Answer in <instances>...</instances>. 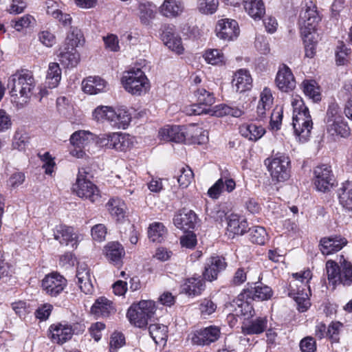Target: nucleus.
<instances>
[{
    "label": "nucleus",
    "mask_w": 352,
    "mask_h": 352,
    "mask_svg": "<svg viewBox=\"0 0 352 352\" xmlns=\"http://www.w3.org/2000/svg\"><path fill=\"white\" fill-rule=\"evenodd\" d=\"M294 108L292 125L300 141H306L310 135L313 122L308 108L302 100L292 102Z\"/></svg>",
    "instance_id": "1"
},
{
    "label": "nucleus",
    "mask_w": 352,
    "mask_h": 352,
    "mask_svg": "<svg viewBox=\"0 0 352 352\" xmlns=\"http://www.w3.org/2000/svg\"><path fill=\"white\" fill-rule=\"evenodd\" d=\"M35 86L32 73L28 70L16 72L10 76L7 84L12 96H17L19 94L26 100L30 98L33 94Z\"/></svg>",
    "instance_id": "2"
},
{
    "label": "nucleus",
    "mask_w": 352,
    "mask_h": 352,
    "mask_svg": "<svg viewBox=\"0 0 352 352\" xmlns=\"http://www.w3.org/2000/svg\"><path fill=\"white\" fill-rule=\"evenodd\" d=\"M93 116L97 121L107 120L111 126L124 129L129 126L131 120V114L126 109L119 108L115 110L107 106L97 107Z\"/></svg>",
    "instance_id": "3"
},
{
    "label": "nucleus",
    "mask_w": 352,
    "mask_h": 352,
    "mask_svg": "<svg viewBox=\"0 0 352 352\" xmlns=\"http://www.w3.org/2000/svg\"><path fill=\"white\" fill-rule=\"evenodd\" d=\"M155 304L152 300H141L133 304L128 309L126 316L130 322L138 328L145 327L155 312Z\"/></svg>",
    "instance_id": "4"
},
{
    "label": "nucleus",
    "mask_w": 352,
    "mask_h": 352,
    "mask_svg": "<svg viewBox=\"0 0 352 352\" xmlns=\"http://www.w3.org/2000/svg\"><path fill=\"white\" fill-rule=\"evenodd\" d=\"M122 83L126 91L133 95H141L149 88L148 78L139 68H133L124 72Z\"/></svg>",
    "instance_id": "5"
},
{
    "label": "nucleus",
    "mask_w": 352,
    "mask_h": 352,
    "mask_svg": "<svg viewBox=\"0 0 352 352\" xmlns=\"http://www.w3.org/2000/svg\"><path fill=\"white\" fill-rule=\"evenodd\" d=\"M265 164L270 173L272 180L280 182L289 179L290 160L285 154L277 153L271 158H267Z\"/></svg>",
    "instance_id": "6"
},
{
    "label": "nucleus",
    "mask_w": 352,
    "mask_h": 352,
    "mask_svg": "<svg viewBox=\"0 0 352 352\" xmlns=\"http://www.w3.org/2000/svg\"><path fill=\"white\" fill-rule=\"evenodd\" d=\"M96 142L101 147L118 151H126L133 144L132 138L129 135L120 133L101 134L98 137Z\"/></svg>",
    "instance_id": "7"
},
{
    "label": "nucleus",
    "mask_w": 352,
    "mask_h": 352,
    "mask_svg": "<svg viewBox=\"0 0 352 352\" xmlns=\"http://www.w3.org/2000/svg\"><path fill=\"white\" fill-rule=\"evenodd\" d=\"M86 173L83 168L79 170L76 183L74 190L79 197L96 202L100 199L99 190L96 186L89 180L83 178L82 174Z\"/></svg>",
    "instance_id": "8"
},
{
    "label": "nucleus",
    "mask_w": 352,
    "mask_h": 352,
    "mask_svg": "<svg viewBox=\"0 0 352 352\" xmlns=\"http://www.w3.org/2000/svg\"><path fill=\"white\" fill-rule=\"evenodd\" d=\"M197 103L192 104L187 111L190 115L207 114L210 112V107L215 102V98L212 93L204 88H198L195 91Z\"/></svg>",
    "instance_id": "9"
},
{
    "label": "nucleus",
    "mask_w": 352,
    "mask_h": 352,
    "mask_svg": "<svg viewBox=\"0 0 352 352\" xmlns=\"http://www.w3.org/2000/svg\"><path fill=\"white\" fill-rule=\"evenodd\" d=\"M320 16L317 8L313 2L310 1L303 7L300 13L299 23L302 32H314L316 27L320 21Z\"/></svg>",
    "instance_id": "10"
},
{
    "label": "nucleus",
    "mask_w": 352,
    "mask_h": 352,
    "mask_svg": "<svg viewBox=\"0 0 352 352\" xmlns=\"http://www.w3.org/2000/svg\"><path fill=\"white\" fill-rule=\"evenodd\" d=\"M67 286V280L60 274L52 272L42 280L41 287L45 294L51 297L60 295Z\"/></svg>",
    "instance_id": "11"
},
{
    "label": "nucleus",
    "mask_w": 352,
    "mask_h": 352,
    "mask_svg": "<svg viewBox=\"0 0 352 352\" xmlns=\"http://www.w3.org/2000/svg\"><path fill=\"white\" fill-rule=\"evenodd\" d=\"M314 175V182L318 191L326 192L333 186L334 176L329 166L322 164L316 166Z\"/></svg>",
    "instance_id": "12"
},
{
    "label": "nucleus",
    "mask_w": 352,
    "mask_h": 352,
    "mask_svg": "<svg viewBox=\"0 0 352 352\" xmlns=\"http://www.w3.org/2000/svg\"><path fill=\"white\" fill-rule=\"evenodd\" d=\"M328 279L333 285L352 283V265H326Z\"/></svg>",
    "instance_id": "13"
},
{
    "label": "nucleus",
    "mask_w": 352,
    "mask_h": 352,
    "mask_svg": "<svg viewBox=\"0 0 352 352\" xmlns=\"http://www.w3.org/2000/svg\"><path fill=\"white\" fill-rule=\"evenodd\" d=\"M216 32L219 38L229 41L238 37L240 30L236 21L230 19H223L218 21Z\"/></svg>",
    "instance_id": "14"
},
{
    "label": "nucleus",
    "mask_w": 352,
    "mask_h": 352,
    "mask_svg": "<svg viewBox=\"0 0 352 352\" xmlns=\"http://www.w3.org/2000/svg\"><path fill=\"white\" fill-rule=\"evenodd\" d=\"M53 236L61 245H71L72 248H76L78 246V236L72 227L65 225L56 226L53 230Z\"/></svg>",
    "instance_id": "15"
},
{
    "label": "nucleus",
    "mask_w": 352,
    "mask_h": 352,
    "mask_svg": "<svg viewBox=\"0 0 352 352\" xmlns=\"http://www.w3.org/2000/svg\"><path fill=\"white\" fill-rule=\"evenodd\" d=\"M90 312L96 318H109L116 314V308L112 300L100 296L96 299Z\"/></svg>",
    "instance_id": "16"
},
{
    "label": "nucleus",
    "mask_w": 352,
    "mask_h": 352,
    "mask_svg": "<svg viewBox=\"0 0 352 352\" xmlns=\"http://www.w3.org/2000/svg\"><path fill=\"white\" fill-rule=\"evenodd\" d=\"M220 329L210 326L197 331L192 337V342L197 345H208L217 341L220 336Z\"/></svg>",
    "instance_id": "17"
},
{
    "label": "nucleus",
    "mask_w": 352,
    "mask_h": 352,
    "mask_svg": "<svg viewBox=\"0 0 352 352\" xmlns=\"http://www.w3.org/2000/svg\"><path fill=\"white\" fill-rule=\"evenodd\" d=\"M189 131L184 126H166L159 131L161 140L182 143L186 140Z\"/></svg>",
    "instance_id": "18"
},
{
    "label": "nucleus",
    "mask_w": 352,
    "mask_h": 352,
    "mask_svg": "<svg viewBox=\"0 0 352 352\" xmlns=\"http://www.w3.org/2000/svg\"><path fill=\"white\" fill-rule=\"evenodd\" d=\"M76 277L78 279L77 284L82 292L85 294H91L94 292V276H92L88 265H78Z\"/></svg>",
    "instance_id": "19"
},
{
    "label": "nucleus",
    "mask_w": 352,
    "mask_h": 352,
    "mask_svg": "<svg viewBox=\"0 0 352 352\" xmlns=\"http://www.w3.org/2000/svg\"><path fill=\"white\" fill-rule=\"evenodd\" d=\"M205 281L201 276H192L184 280L181 285L180 292L187 296L194 298L200 296L205 290Z\"/></svg>",
    "instance_id": "20"
},
{
    "label": "nucleus",
    "mask_w": 352,
    "mask_h": 352,
    "mask_svg": "<svg viewBox=\"0 0 352 352\" xmlns=\"http://www.w3.org/2000/svg\"><path fill=\"white\" fill-rule=\"evenodd\" d=\"M272 296V289L267 286L263 285L262 283L255 286L254 287L246 288L239 294V298L244 300H266L270 299Z\"/></svg>",
    "instance_id": "21"
},
{
    "label": "nucleus",
    "mask_w": 352,
    "mask_h": 352,
    "mask_svg": "<svg viewBox=\"0 0 352 352\" xmlns=\"http://www.w3.org/2000/svg\"><path fill=\"white\" fill-rule=\"evenodd\" d=\"M347 244V240L340 235L322 238L320 241V250L323 255H329L340 251Z\"/></svg>",
    "instance_id": "22"
},
{
    "label": "nucleus",
    "mask_w": 352,
    "mask_h": 352,
    "mask_svg": "<svg viewBox=\"0 0 352 352\" xmlns=\"http://www.w3.org/2000/svg\"><path fill=\"white\" fill-rule=\"evenodd\" d=\"M197 220V214L192 210L184 208L175 216L173 222L177 228L188 232L195 228Z\"/></svg>",
    "instance_id": "23"
},
{
    "label": "nucleus",
    "mask_w": 352,
    "mask_h": 352,
    "mask_svg": "<svg viewBox=\"0 0 352 352\" xmlns=\"http://www.w3.org/2000/svg\"><path fill=\"white\" fill-rule=\"evenodd\" d=\"M278 88L283 91L288 92L294 89L296 81L291 69L286 65L280 68L276 78Z\"/></svg>",
    "instance_id": "24"
},
{
    "label": "nucleus",
    "mask_w": 352,
    "mask_h": 352,
    "mask_svg": "<svg viewBox=\"0 0 352 352\" xmlns=\"http://www.w3.org/2000/svg\"><path fill=\"white\" fill-rule=\"evenodd\" d=\"M49 331L52 341L60 344L70 340L73 335V330L72 327L67 324H52Z\"/></svg>",
    "instance_id": "25"
},
{
    "label": "nucleus",
    "mask_w": 352,
    "mask_h": 352,
    "mask_svg": "<svg viewBox=\"0 0 352 352\" xmlns=\"http://www.w3.org/2000/svg\"><path fill=\"white\" fill-rule=\"evenodd\" d=\"M227 234L229 237L233 238L234 235L243 234L248 228V223L244 219L234 214H231L227 219Z\"/></svg>",
    "instance_id": "26"
},
{
    "label": "nucleus",
    "mask_w": 352,
    "mask_h": 352,
    "mask_svg": "<svg viewBox=\"0 0 352 352\" xmlns=\"http://www.w3.org/2000/svg\"><path fill=\"white\" fill-rule=\"evenodd\" d=\"M232 84L237 92L243 93L251 89L252 79L247 70L239 69L234 74Z\"/></svg>",
    "instance_id": "27"
},
{
    "label": "nucleus",
    "mask_w": 352,
    "mask_h": 352,
    "mask_svg": "<svg viewBox=\"0 0 352 352\" xmlns=\"http://www.w3.org/2000/svg\"><path fill=\"white\" fill-rule=\"evenodd\" d=\"M59 61L67 67H76L80 61V54L76 49L67 46L59 48Z\"/></svg>",
    "instance_id": "28"
},
{
    "label": "nucleus",
    "mask_w": 352,
    "mask_h": 352,
    "mask_svg": "<svg viewBox=\"0 0 352 352\" xmlns=\"http://www.w3.org/2000/svg\"><path fill=\"white\" fill-rule=\"evenodd\" d=\"M83 91L89 94H97L104 91L107 82L98 76H89L82 81Z\"/></svg>",
    "instance_id": "29"
},
{
    "label": "nucleus",
    "mask_w": 352,
    "mask_h": 352,
    "mask_svg": "<svg viewBox=\"0 0 352 352\" xmlns=\"http://www.w3.org/2000/svg\"><path fill=\"white\" fill-rule=\"evenodd\" d=\"M244 8L254 19H261L265 13V8L262 0H243Z\"/></svg>",
    "instance_id": "30"
},
{
    "label": "nucleus",
    "mask_w": 352,
    "mask_h": 352,
    "mask_svg": "<svg viewBox=\"0 0 352 352\" xmlns=\"http://www.w3.org/2000/svg\"><path fill=\"white\" fill-rule=\"evenodd\" d=\"M184 8V4L180 0H164L160 11L166 17H173L179 15Z\"/></svg>",
    "instance_id": "31"
},
{
    "label": "nucleus",
    "mask_w": 352,
    "mask_h": 352,
    "mask_svg": "<svg viewBox=\"0 0 352 352\" xmlns=\"http://www.w3.org/2000/svg\"><path fill=\"white\" fill-rule=\"evenodd\" d=\"M340 204L346 209L352 210V182L346 181L338 190Z\"/></svg>",
    "instance_id": "32"
},
{
    "label": "nucleus",
    "mask_w": 352,
    "mask_h": 352,
    "mask_svg": "<svg viewBox=\"0 0 352 352\" xmlns=\"http://www.w3.org/2000/svg\"><path fill=\"white\" fill-rule=\"evenodd\" d=\"M239 131L241 135L252 141L258 140L265 133L263 127L253 123L242 125L239 128Z\"/></svg>",
    "instance_id": "33"
},
{
    "label": "nucleus",
    "mask_w": 352,
    "mask_h": 352,
    "mask_svg": "<svg viewBox=\"0 0 352 352\" xmlns=\"http://www.w3.org/2000/svg\"><path fill=\"white\" fill-rule=\"evenodd\" d=\"M107 258L113 262H118L125 255V251L122 244L117 241L108 243L104 247Z\"/></svg>",
    "instance_id": "34"
},
{
    "label": "nucleus",
    "mask_w": 352,
    "mask_h": 352,
    "mask_svg": "<svg viewBox=\"0 0 352 352\" xmlns=\"http://www.w3.org/2000/svg\"><path fill=\"white\" fill-rule=\"evenodd\" d=\"M148 332L157 344L166 342L168 338L167 326L159 323L151 324L148 327Z\"/></svg>",
    "instance_id": "35"
},
{
    "label": "nucleus",
    "mask_w": 352,
    "mask_h": 352,
    "mask_svg": "<svg viewBox=\"0 0 352 352\" xmlns=\"http://www.w3.org/2000/svg\"><path fill=\"white\" fill-rule=\"evenodd\" d=\"M155 6L151 2L144 1L139 3V17L142 23L148 25L150 21L155 17Z\"/></svg>",
    "instance_id": "36"
},
{
    "label": "nucleus",
    "mask_w": 352,
    "mask_h": 352,
    "mask_svg": "<svg viewBox=\"0 0 352 352\" xmlns=\"http://www.w3.org/2000/svg\"><path fill=\"white\" fill-rule=\"evenodd\" d=\"M61 79V69L56 63L49 64L45 84L50 89L56 87Z\"/></svg>",
    "instance_id": "37"
},
{
    "label": "nucleus",
    "mask_w": 352,
    "mask_h": 352,
    "mask_svg": "<svg viewBox=\"0 0 352 352\" xmlns=\"http://www.w3.org/2000/svg\"><path fill=\"white\" fill-rule=\"evenodd\" d=\"M162 39L164 44L172 51L179 54L183 52L184 47L182 44V39L177 35L170 32H164Z\"/></svg>",
    "instance_id": "38"
},
{
    "label": "nucleus",
    "mask_w": 352,
    "mask_h": 352,
    "mask_svg": "<svg viewBox=\"0 0 352 352\" xmlns=\"http://www.w3.org/2000/svg\"><path fill=\"white\" fill-rule=\"evenodd\" d=\"M107 206L110 214L118 221L124 217L126 206L119 198L111 199L107 204Z\"/></svg>",
    "instance_id": "39"
},
{
    "label": "nucleus",
    "mask_w": 352,
    "mask_h": 352,
    "mask_svg": "<svg viewBox=\"0 0 352 352\" xmlns=\"http://www.w3.org/2000/svg\"><path fill=\"white\" fill-rule=\"evenodd\" d=\"M166 234V230L162 223H153L148 228V239L153 243H162L165 239Z\"/></svg>",
    "instance_id": "40"
},
{
    "label": "nucleus",
    "mask_w": 352,
    "mask_h": 352,
    "mask_svg": "<svg viewBox=\"0 0 352 352\" xmlns=\"http://www.w3.org/2000/svg\"><path fill=\"white\" fill-rule=\"evenodd\" d=\"M302 34L304 35L305 56L313 58L316 54L318 35L315 32H307L305 31L302 32Z\"/></svg>",
    "instance_id": "41"
},
{
    "label": "nucleus",
    "mask_w": 352,
    "mask_h": 352,
    "mask_svg": "<svg viewBox=\"0 0 352 352\" xmlns=\"http://www.w3.org/2000/svg\"><path fill=\"white\" fill-rule=\"evenodd\" d=\"M327 126V131L332 135L346 137L350 134V129L342 118H337V120H334L333 122L329 123Z\"/></svg>",
    "instance_id": "42"
},
{
    "label": "nucleus",
    "mask_w": 352,
    "mask_h": 352,
    "mask_svg": "<svg viewBox=\"0 0 352 352\" xmlns=\"http://www.w3.org/2000/svg\"><path fill=\"white\" fill-rule=\"evenodd\" d=\"M249 239L254 244L263 245L268 240V234L262 226H254L248 230Z\"/></svg>",
    "instance_id": "43"
},
{
    "label": "nucleus",
    "mask_w": 352,
    "mask_h": 352,
    "mask_svg": "<svg viewBox=\"0 0 352 352\" xmlns=\"http://www.w3.org/2000/svg\"><path fill=\"white\" fill-rule=\"evenodd\" d=\"M267 320L266 317H259L252 320L249 324L243 329L246 334H259L263 333L267 328Z\"/></svg>",
    "instance_id": "44"
},
{
    "label": "nucleus",
    "mask_w": 352,
    "mask_h": 352,
    "mask_svg": "<svg viewBox=\"0 0 352 352\" xmlns=\"http://www.w3.org/2000/svg\"><path fill=\"white\" fill-rule=\"evenodd\" d=\"M302 86L305 94L312 99L313 101L318 102L320 100V88L315 80H305Z\"/></svg>",
    "instance_id": "45"
},
{
    "label": "nucleus",
    "mask_w": 352,
    "mask_h": 352,
    "mask_svg": "<svg viewBox=\"0 0 352 352\" xmlns=\"http://www.w3.org/2000/svg\"><path fill=\"white\" fill-rule=\"evenodd\" d=\"M91 135V133L86 131H76L71 135L70 142L72 146L85 148Z\"/></svg>",
    "instance_id": "46"
},
{
    "label": "nucleus",
    "mask_w": 352,
    "mask_h": 352,
    "mask_svg": "<svg viewBox=\"0 0 352 352\" xmlns=\"http://www.w3.org/2000/svg\"><path fill=\"white\" fill-rule=\"evenodd\" d=\"M217 109L214 114L217 116L222 117L224 116H232L235 118L241 116L243 113V110L238 107H230L227 104H220L215 107Z\"/></svg>",
    "instance_id": "47"
},
{
    "label": "nucleus",
    "mask_w": 352,
    "mask_h": 352,
    "mask_svg": "<svg viewBox=\"0 0 352 352\" xmlns=\"http://www.w3.org/2000/svg\"><path fill=\"white\" fill-rule=\"evenodd\" d=\"M219 6V0H198L197 9L204 14L214 13Z\"/></svg>",
    "instance_id": "48"
},
{
    "label": "nucleus",
    "mask_w": 352,
    "mask_h": 352,
    "mask_svg": "<svg viewBox=\"0 0 352 352\" xmlns=\"http://www.w3.org/2000/svg\"><path fill=\"white\" fill-rule=\"evenodd\" d=\"M206 214L208 218L219 223H223L228 219L226 210L220 206H215L212 208H207Z\"/></svg>",
    "instance_id": "49"
},
{
    "label": "nucleus",
    "mask_w": 352,
    "mask_h": 352,
    "mask_svg": "<svg viewBox=\"0 0 352 352\" xmlns=\"http://www.w3.org/2000/svg\"><path fill=\"white\" fill-rule=\"evenodd\" d=\"M204 57L206 61L211 65H218L223 63L225 61L223 54L221 50L217 49H211L207 50L205 52Z\"/></svg>",
    "instance_id": "50"
},
{
    "label": "nucleus",
    "mask_w": 352,
    "mask_h": 352,
    "mask_svg": "<svg viewBox=\"0 0 352 352\" xmlns=\"http://www.w3.org/2000/svg\"><path fill=\"white\" fill-rule=\"evenodd\" d=\"M82 38L81 31L78 28H73L68 33L65 39V43L63 46H67L69 48H75L80 44Z\"/></svg>",
    "instance_id": "51"
},
{
    "label": "nucleus",
    "mask_w": 352,
    "mask_h": 352,
    "mask_svg": "<svg viewBox=\"0 0 352 352\" xmlns=\"http://www.w3.org/2000/svg\"><path fill=\"white\" fill-rule=\"evenodd\" d=\"M193 173L190 167H183L180 170V175L177 177V182L180 186L186 188L193 179Z\"/></svg>",
    "instance_id": "52"
},
{
    "label": "nucleus",
    "mask_w": 352,
    "mask_h": 352,
    "mask_svg": "<svg viewBox=\"0 0 352 352\" xmlns=\"http://www.w3.org/2000/svg\"><path fill=\"white\" fill-rule=\"evenodd\" d=\"M35 21L34 18L30 15L26 14L21 17L17 18L15 20H12L13 27L17 31H21L23 28L30 27Z\"/></svg>",
    "instance_id": "53"
},
{
    "label": "nucleus",
    "mask_w": 352,
    "mask_h": 352,
    "mask_svg": "<svg viewBox=\"0 0 352 352\" xmlns=\"http://www.w3.org/2000/svg\"><path fill=\"white\" fill-rule=\"evenodd\" d=\"M217 309V304L211 299L204 298L199 305V310L204 317L211 315Z\"/></svg>",
    "instance_id": "54"
},
{
    "label": "nucleus",
    "mask_w": 352,
    "mask_h": 352,
    "mask_svg": "<svg viewBox=\"0 0 352 352\" xmlns=\"http://www.w3.org/2000/svg\"><path fill=\"white\" fill-rule=\"evenodd\" d=\"M283 108L276 107L271 113L270 125L273 129L278 130L283 119Z\"/></svg>",
    "instance_id": "55"
},
{
    "label": "nucleus",
    "mask_w": 352,
    "mask_h": 352,
    "mask_svg": "<svg viewBox=\"0 0 352 352\" xmlns=\"http://www.w3.org/2000/svg\"><path fill=\"white\" fill-rule=\"evenodd\" d=\"M351 50L348 49L343 42H340L337 47L336 52V63L338 65H343L346 62V57L349 54Z\"/></svg>",
    "instance_id": "56"
},
{
    "label": "nucleus",
    "mask_w": 352,
    "mask_h": 352,
    "mask_svg": "<svg viewBox=\"0 0 352 352\" xmlns=\"http://www.w3.org/2000/svg\"><path fill=\"white\" fill-rule=\"evenodd\" d=\"M39 41L47 47H52L56 43V36L49 30H43L38 34Z\"/></svg>",
    "instance_id": "57"
},
{
    "label": "nucleus",
    "mask_w": 352,
    "mask_h": 352,
    "mask_svg": "<svg viewBox=\"0 0 352 352\" xmlns=\"http://www.w3.org/2000/svg\"><path fill=\"white\" fill-rule=\"evenodd\" d=\"M340 108L338 104L336 103H331L329 104L327 115L325 118V120L327 122V126L331 123L333 122L334 120H337V118H342L340 114Z\"/></svg>",
    "instance_id": "58"
},
{
    "label": "nucleus",
    "mask_w": 352,
    "mask_h": 352,
    "mask_svg": "<svg viewBox=\"0 0 352 352\" xmlns=\"http://www.w3.org/2000/svg\"><path fill=\"white\" fill-rule=\"evenodd\" d=\"M52 309L53 306L51 304L45 303L41 307H38L34 314L36 318L41 320H45L50 316Z\"/></svg>",
    "instance_id": "59"
},
{
    "label": "nucleus",
    "mask_w": 352,
    "mask_h": 352,
    "mask_svg": "<svg viewBox=\"0 0 352 352\" xmlns=\"http://www.w3.org/2000/svg\"><path fill=\"white\" fill-rule=\"evenodd\" d=\"M124 344V337L122 333H115L111 337L109 352H117V349Z\"/></svg>",
    "instance_id": "60"
},
{
    "label": "nucleus",
    "mask_w": 352,
    "mask_h": 352,
    "mask_svg": "<svg viewBox=\"0 0 352 352\" xmlns=\"http://www.w3.org/2000/svg\"><path fill=\"white\" fill-rule=\"evenodd\" d=\"M341 327H342V324L340 322H331L328 327L327 336L333 342H338L339 340V333Z\"/></svg>",
    "instance_id": "61"
},
{
    "label": "nucleus",
    "mask_w": 352,
    "mask_h": 352,
    "mask_svg": "<svg viewBox=\"0 0 352 352\" xmlns=\"http://www.w3.org/2000/svg\"><path fill=\"white\" fill-rule=\"evenodd\" d=\"M28 138L25 133L16 131L13 138L12 145L14 148L21 150L24 148L28 142Z\"/></svg>",
    "instance_id": "62"
},
{
    "label": "nucleus",
    "mask_w": 352,
    "mask_h": 352,
    "mask_svg": "<svg viewBox=\"0 0 352 352\" xmlns=\"http://www.w3.org/2000/svg\"><path fill=\"white\" fill-rule=\"evenodd\" d=\"M41 159L44 162L42 167L45 169V173L51 175L54 171V167L56 164L54 158L52 157L49 152H46L41 156Z\"/></svg>",
    "instance_id": "63"
},
{
    "label": "nucleus",
    "mask_w": 352,
    "mask_h": 352,
    "mask_svg": "<svg viewBox=\"0 0 352 352\" xmlns=\"http://www.w3.org/2000/svg\"><path fill=\"white\" fill-rule=\"evenodd\" d=\"M107 234V228L103 224H97L91 229V236L95 241H102L104 240Z\"/></svg>",
    "instance_id": "64"
}]
</instances>
